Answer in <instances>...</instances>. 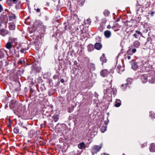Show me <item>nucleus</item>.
I'll list each match as a JSON object with an SVG mask.
<instances>
[{
    "label": "nucleus",
    "mask_w": 155,
    "mask_h": 155,
    "mask_svg": "<svg viewBox=\"0 0 155 155\" xmlns=\"http://www.w3.org/2000/svg\"><path fill=\"white\" fill-rule=\"evenodd\" d=\"M154 12H151V13H150V15H151V16H153V14H154Z\"/></svg>",
    "instance_id": "nucleus-46"
},
{
    "label": "nucleus",
    "mask_w": 155,
    "mask_h": 155,
    "mask_svg": "<svg viewBox=\"0 0 155 155\" xmlns=\"http://www.w3.org/2000/svg\"><path fill=\"white\" fill-rule=\"evenodd\" d=\"M135 33L134 34L133 36L136 38H139V35L141 36L142 35V33L140 31L136 30L135 31Z\"/></svg>",
    "instance_id": "nucleus-11"
},
{
    "label": "nucleus",
    "mask_w": 155,
    "mask_h": 155,
    "mask_svg": "<svg viewBox=\"0 0 155 155\" xmlns=\"http://www.w3.org/2000/svg\"><path fill=\"white\" fill-rule=\"evenodd\" d=\"M61 82L62 83H63L64 82V80L63 79H61Z\"/></svg>",
    "instance_id": "nucleus-41"
},
{
    "label": "nucleus",
    "mask_w": 155,
    "mask_h": 155,
    "mask_svg": "<svg viewBox=\"0 0 155 155\" xmlns=\"http://www.w3.org/2000/svg\"><path fill=\"white\" fill-rule=\"evenodd\" d=\"M13 131L14 133L16 134H18L19 133V129L17 127H15Z\"/></svg>",
    "instance_id": "nucleus-26"
},
{
    "label": "nucleus",
    "mask_w": 155,
    "mask_h": 155,
    "mask_svg": "<svg viewBox=\"0 0 155 155\" xmlns=\"http://www.w3.org/2000/svg\"><path fill=\"white\" fill-rule=\"evenodd\" d=\"M104 36L106 38H110L111 35V32L109 30H107L104 32Z\"/></svg>",
    "instance_id": "nucleus-14"
},
{
    "label": "nucleus",
    "mask_w": 155,
    "mask_h": 155,
    "mask_svg": "<svg viewBox=\"0 0 155 155\" xmlns=\"http://www.w3.org/2000/svg\"><path fill=\"white\" fill-rule=\"evenodd\" d=\"M117 71L119 73H121L123 71V68L119 65H117Z\"/></svg>",
    "instance_id": "nucleus-19"
},
{
    "label": "nucleus",
    "mask_w": 155,
    "mask_h": 155,
    "mask_svg": "<svg viewBox=\"0 0 155 155\" xmlns=\"http://www.w3.org/2000/svg\"><path fill=\"white\" fill-rule=\"evenodd\" d=\"M120 18H118L117 19L116 21H117V22H118V21H120Z\"/></svg>",
    "instance_id": "nucleus-44"
},
{
    "label": "nucleus",
    "mask_w": 155,
    "mask_h": 155,
    "mask_svg": "<svg viewBox=\"0 0 155 155\" xmlns=\"http://www.w3.org/2000/svg\"><path fill=\"white\" fill-rule=\"evenodd\" d=\"M16 101L14 100H12L10 101L9 107L11 109H13L15 106Z\"/></svg>",
    "instance_id": "nucleus-13"
},
{
    "label": "nucleus",
    "mask_w": 155,
    "mask_h": 155,
    "mask_svg": "<svg viewBox=\"0 0 155 155\" xmlns=\"http://www.w3.org/2000/svg\"><path fill=\"white\" fill-rule=\"evenodd\" d=\"M121 104V101L118 99H117L115 101V103L114 104L115 106L116 107H118L120 106Z\"/></svg>",
    "instance_id": "nucleus-18"
},
{
    "label": "nucleus",
    "mask_w": 155,
    "mask_h": 155,
    "mask_svg": "<svg viewBox=\"0 0 155 155\" xmlns=\"http://www.w3.org/2000/svg\"><path fill=\"white\" fill-rule=\"evenodd\" d=\"M123 155H125L124 154H123Z\"/></svg>",
    "instance_id": "nucleus-59"
},
{
    "label": "nucleus",
    "mask_w": 155,
    "mask_h": 155,
    "mask_svg": "<svg viewBox=\"0 0 155 155\" xmlns=\"http://www.w3.org/2000/svg\"><path fill=\"white\" fill-rule=\"evenodd\" d=\"M127 58L128 60H130L131 58V57L130 56H127Z\"/></svg>",
    "instance_id": "nucleus-45"
},
{
    "label": "nucleus",
    "mask_w": 155,
    "mask_h": 155,
    "mask_svg": "<svg viewBox=\"0 0 155 155\" xmlns=\"http://www.w3.org/2000/svg\"><path fill=\"white\" fill-rule=\"evenodd\" d=\"M72 155H77L76 153H74Z\"/></svg>",
    "instance_id": "nucleus-53"
},
{
    "label": "nucleus",
    "mask_w": 155,
    "mask_h": 155,
    "mask_svg": "<svg viewBox=\"0 0 155 155\" xmlns=\"http://www.w3.org/2000/svg\"><path fill=\"white\" fill-rule=\"evenodd\" d=\"M88 50L89 51H91L93 50L94 49V46L93 45L90 44L88 45Z\"/></svg>",
    "instance_id": "nucleus-22"
},
{
    "label": "nucleus",
    "mask_w": 155,
    "mask_h": 155,
    "mask_svg": "<svg viewBox=\"0 0 155 155\" xmlns=\"http://www.w3.org/2000/svg\"><path fill=\"white\" fill-rule=\"evenodd\" d=\"M150 151L151 152H155V144L153 143H151L149 147Z\"/></svg>",
    "instance_id": "nucleus-7"
},
{
    "label": "nucleus",
    "mask_w": 155,
    "mask_h": 155,
    "mask_svg": "<svg viewBox=\"0 0 155 155\" xmlns=\"http://www.w3.org/2000/svg\"><path fill=\"white\" fill-rule=\"evenodd\" d=\"M76 30H78V28H77L76 29Z\"/></svg>",
    "instance_id": "nucleus-57"
},
{
    "label": "nucleus",
    "mask_w": 155,
    "mask_h": 155,
    "mask_svg": "<svg viewBox=\"0 0 155 155\" xmlns=\"http://www.w3.org/2000/svg\"><path fill=\"white\" fill-rule=\"evenodd\" d=\"M5 54L3 52L0 50V58H3Z\"/></svg>",
    "instance_id": "nucleus-28"
},
{
    "label": "nucleus",
    "mask_w": 155,
    "mask_h": 155,
    "mask_svg": "<svg viewBox=\"0 0 155 155\" xmlns=\"http://www.w3.org/2000/svg\"><path fill=\"white\" fill-rule=\"evenodd\" d=\"M150 38H147V41H149V40H150Z\"/></svg>",
    "instance_id": "nucleus-50"
},
{
    "label": "nucleus",
    "mask_w": 155,
    "mask_h": 155,
    "mask_svg": "<svg viewBox=\"0 0 155 155\" xmlns=\"http://www.w3.org/2000/svg\"><path fill=\"white\" fill-rule=\"evenodd\" d=\"M131 67L134 70H136L138 67L137 63L135 61L132 60L131 62Z\"/></svg>",
    "instance_id": "nucleus-5"
},
{
    "label": "nucleus",
    "mask_w": 155,
    "mask_h": 155,
    "mask_svg": "<svg viewBox=\"0 0 155 155\" xmlns=\"http://www.w3.org/2000/svg\"><path fill=\"white\" fill-rule=\"evenodd\" d=\"M119 25L118 24H116L115 25H113L112 27H111V28L113 29L116 27H118V26Z\"/></svg>",
    "instance_id": "nucleus-31"
},
{
    "label": "nucleus",
    "mask_w": 155,
    "mask_h": 155,
    "mask_svg": "<svg viewBox=\"0 0 155 155\" xmlns=\"http://www.w3.org/2000/svg\"><path fill=\"white\" fill-rule=\"evenodd\" d=\"M15 28V26L13 24L10 23L9 24V28L10 30H14Z\"/></svg>",
    "instance_id": "nucleus-21"
},
{
    "label": "nucleus",
    "mask_w": 155,
    "mask_h": 155,
    "mask_svg": "<svg viewBox=\"0 0 155 155\" xmlns=\"http://www.w3.org/2000/svg\"><path fill=\"white\" fill-rule=\"evenodd\" d=\"M94 47L96 49L100 50L102 47V45L100 43H96Z\"/></svg>",
    "instance_id": "nucleus-16"
},
{
    "label": "nucleus",
    "mask_w": 155,
    "mask_h": 155,
    "mask_svg": "<svg viewBox=\"0 0 155 155\" xmlns=\"http://www.w3.org/2000/svg\"><path fill=\"white\" fill-rule=\"evenodd\" d=\"M102 147V144L101 143L99 146L94 145L91 147V152L93 155L97 153L99 151Z\"/></svg>",
    "instance_id": "nucleus-2"
},
{
    "label": "nucleus",
    "mask_w": 155,
    "mask_h": 155,
    "mask_svg": "<svg viewBox=\"0 0 155 155\" xmlns=\"http://www.w3.org/2000/svg\"><path fill=\"white\" fill-rule=\"evenodd\" d=\"M148 31V29H147L146 30V32H147Z\"/></svg>",
    "instance_id": "nucleus-52"
},
{
    "label": "nucleus",
    "mask_w": 155,
    "mask_h": 155,
    "mask_svg": "<svg viewBox=\"0 0 155 155\" xmlns=\"http://www.w3.org/2000/svg\"><path fill=\"white\" fill-rule=\"evenodd\" d=\"M9 1V0H8L7 1V3H8V2Z\"/></svg>",
    "instance_id": "nucleus-55"
},
{
    "label": "nucleus",
    "mask_w": 155,
    "mask_h": 155,
    "mask_svg": "<svg viewBox=\"0 0 155 155\" xmlns=\"http://www.w3.org/2000/svg\"><path fill=\"white\" fill-rule=\"evenodd\" d=\"M22 63V61L21 60H20L18 62V64H21Z\"/></svg>",
    "instance_id": "nucleus-37"
},
{
    "label": "nucleus",
    "mask_w": 155,
    "mask_h": 155,
    "mask_svg": "<svg viewBox=\"0 0 155 155\" xmlns=\"http://www.w3.org/2000/svg\"><path fill=\"white\" fill-rule=\"evenodd\" d=\"M2 0H0V1H2Z\"/></svg>",
    "instance_id": "nucleus-61"
},
{
    "label": "nucleus",
    "mask_w": 155,
    "mask_h": 155,
    "mask_svg": "<svg viewBox=\"0 0 155 155\" xmlns=\"http://www.w3.org/2000/svg\"><path fill=\"white\" fill-rule=\"evenodd\" d=\"M106 130V128L105 126H102L100 128V131L102 133L104 132Z\"/></svg>",
    "instance_id": "nucleus-25"
},
{
    "label": "nucleus",
    "mask_w": 155,
    "mask_h": 155,
    "mask_svg": "<svg viewBox=\"0 0 155 155\" xmlns=\"http://www.w3.org/2000/svg\"><path fill=\"white\" fill-rule=\"evenodd\" d=\"M78 147L79 149H82L85 147V144L84 142H82L78 145Z\"/></svg>",
    "instance_id": "nucleus-20"
},
{
    "label": "nucleus",
    "mask_w": 155,
    "mask_h": 155,
    "mask_svg": "<svg viewBox=\"0 0 155 155\" xmlns=\"http://www.w3.org/2000/svg\"><path fill=\"white\" fill-rule=\"evenodd\" d=\"M5 47L8 49L10 50L12 47V44L8 41L6 43Z\"/></svg>",
    "instance_id": "nucleus-15"
},
{
    "label": "nucleus",
    "mask_w": 155,
    "mask_h": 155,
    "mask_svg": "<svg viewBox=\"0 0 155 155\" xmlns=\"http://www.w3.org/2000/svg\"><path fill=\"white\" fill-rule=\"evenodd\" d=\"M152 80H153V79H154V78H152Z\"/></svg>",
    "instance_id": "nucleus-60"
},
{
    "label": "nucleus",
    "mask_w": 155,
    "mask_h": 155,
    "mask_svg": "<svg viewBox=\"0 0 155 155\" xmlns=\"http://www.w3.org/2000/svg\"><path fill=\"white\" fill-rule=\"evenodd\" d=\"M29 136L30 138H32L36 136V132L34 130H31L29 133Z\"/></svg>",
    "instance_id": "nucleus-6"
},
{
    "label": "nucleus",
    "mask_w": 155,
    "mask_h": 155,
    "mask_svg": "<svg viewBox=\"0 0 155 155\" xmlns=\"http://www.w3.org/2000/svg\"><path fill=\"white\" fill-rule=\"evenodd\" d=\"M112 76H111L109 78V79L107 80L108 82L110 84H111V82L112 79Z\"/></svg>",
    "instance_id": "nucleus-29"
},
{
    "label": "nucleus",
    "mask_w": 155,
    "mask_h": 155,
    "mask_svg": "<svg viewBox=\"0 0 155 155\" xmlns=\"http://www.w3.org/2000/svg\"><path fill=\"white\" fill-rule=\"evenodd\" d=\"M10 32L7 30L2 28L0 29V34L3 36H5L8 34H9Z\"/></svg>",
    "instance_id": "nucleus-3"
},
{
    "label": "nucleus",
    "mask_w": 155,
    "mask_h": 155,
    "mask_svg": "<svg viewBox=\"0 0 155 155\" xmlns=\"http://www.w3.org/2000/svg\"><path fill=\"white\" fill-rule=\"evenodd\" d=\"M92 66H93V69H94V65H93V64H92Z\"/></svg>",
    "instance_id": "nucleus-51"
},
{
    "label": "nucleus",
    "mask_w": 155,
    "mask_h": 155,
    "mask_svg": "<svg viewBox=\"0 0 155 155\" xmlns=\"http://www.w3.org/2000/svg\"><path fill=\"white\" fill-rule=\"evenodd\" d=\"M109 73V71L107 69H104L101 70L100 72V74L101 76L105 77L107 76Z\"/></svg>",
    "instance_id": "nucleus-4"
},
{
    "label": "nucleus",
    "mask_w": 155,
    "mask_h": 155,
    "mask_svg": "<svg viewBox=\"0 0 155 155\" xmlns=\"http://www.w3.org/2000/svg\"><path fill=\"white\" fill-rule=\"evenodd\" d=\"M150 114L152 118H155V113H153L152 111H150Z\"/></svg>",
    "instance_id": "nucleus-30"
},
{
    "label": "nucleus",
    "mask_w": 155,
    "mask_h": 155,
    "mask_svg": "<svg viewBox=\"0 0 155 155\" xmlns=\"http://www.w3.org/2000/svg\"><path fill=\"white\" fill-rule=\"evenodd\" d=\"M41 127H43L45 126V125L44 124H41Z\"/></svg>",
    "instance_id": "nucleus-48"
},
{
    "label": "nucleus",
    "mask_w": 155,
    "mask_h": 155,
    "mask_svg": "<svg viewBox=\"0 0 155 155\" xmlns=\"http://www.w3.org/2000/svg\"><path fill=\"white\" fill-rule=\"evenodd\" d=\"M68 28V26H67V25H66L65 26V29L66 30Z\"/></svg>",
    "instance_id": "nucleus-43"
},
{
    "label": "nucleus",
    "mask_w": 155,
    "mask_h": 155,
    "mask_svg": "<svg viewBox=\"0 0 155 155\" xmlns=\"http://www.w3.org/2000/svg\"><path fill=\"white\" fill-rule=\"evenodd\" d=\"M35 10L36 11V12H39L40 11V10L39 8H38L36 9H35Z\"/></svg>",
    "instance_id": "nucleus-38"
},
{
    "label": "nucleus",
    "mask_w": 155,
    "mask_h": 155,
    "mask_svg": "<svg viewBox=\"0 0 155 155\" xmlns=\"http://www.w3.org/2000/svg\"><path fill=\"white\" fill-rule=\"evenodd\" d=\"M117 30H114V31H117Z\"/></svg>",
    "instance_id": "nucleus-54"
},
{
    "label": "nucleus",
    "mask_w": 155,
    "mask_h": 155,
    "mask_svg": "<svg viewBox=\"0 0 155 155\" xmlns=\"http://www.w3.org/2000/svg\"><path fill=\"white\" fill-rule=\"evenodd\" d=\"M147 143H143L141 145V147L142 148H144L147 146Z\"/></svg>",
    "instance_id": "nucleus-32"
},
{
    "label": "nucleus",
    "mask_w": 155,
    "mask_h": 155,
    "mask_svg": "<svg viewBox=\"0 0 155 155\" xmlns=\"http://www.w3.org/2000/svg\"><path fill=\"white\" fill-rule=\"evenodd\" d=\"M23 128H25V129H26V130H28L27 128L26 127H24V126H23Z\"/></svg>",
    "instance_id": "nucleus-49"
},
{
    "label": "nucleus",
    "mask_w": 155,
    "mask_h": 155,
    "mask_svg": "<svg viewBox=\"0 0 155 155\" xmlns=\"http://www.w3.org/2000/svg\"><path fill=\"white\" fill-rule=\"evenodd\" d=\"M26 50V49L24 48H22L20 51L21 53H25V51Z\"/></svg>",
    "instance_id": "nucleus-33"
},
{
    "label": "nucleus",
    "mask_w": 155,
    "mask_h": 155,
    "mask_svg": "<svg viewBox=\"0 0 155 155\" xmlns=\"http://www.w3.org/2000/svg\"><path fill=\"white\" fill-rule=\"evenodd\" d=\"M1 26V24H0V26Z\"/></svg>",
    "instance_id": "nucleus-58"
},
{
    "label": "nucleus",
    "mask_w": 155,
    "mask_h": 155,
    "mask_svg": "<svg viewBox=\"0 0 155 155\" xmlns=\"http://www.w3.org/2000/svg\"><path fill=\"white\" fill-rule=\"evenodd\" d=\"M141 70L142 72H148V74L152 76H154L155 75L154 68L149 65L143 66Z\"/></svg>",
    "instance_id": "nucleus-1"
},
{
    "label": "nucleus",
    "mask_w": 155,
    "mask_h": 155,
    "mask_svg": "<svg viewBox=\"0 0 155 155\" xmlns=\"http://www.w3.org/2000/svg\"><path fill=\"white\" fill-rule=\"evenodd\" d=\"M111 28V27L110 26V25H108L107 26V29H110Z\"/></svg>",
    "instance_id": "nucleus-40"
},
{
    "label": "nucleus",
    "mask_w": 155,
    "mask_h": 155,
    "mask_svg": "<svg viewBox=\"0 0 155 155\" xmlns=\"http://www.w3.org/2000/svg\"><path fill=\"white\" fill-rule=\"evenodd\" d=\"M132 79L128 78L127 79V83H125L124 84H122L121 85V87H123V88H125L126 87L127 85H128L129 84H130L131 82L132 81Z\"/></svg>",
    "instance_id": "nucleus-9"
},
{
    "label": "nucleus",
    "mask_w": 155,
    "mask_h": 155,
    "mask_svg": "<svg viewBox=\"0 0 155 155\" xmlns=\"http://www.w3.org/2000/svg\"><path fill=\"white\" fill-rule=\"evenodd\" d=\"M130 50H128V51H127V53H128V54H130Z\"/></svg>",
    "instance_id": "nucleus-47"
},
{
    "label": "nucleus",
    "mask_w": 155,
    "mask_h": 155,
    "mask_svg": "<svg viewBox=\"0 0 155 155\" xmlns=\"http://www.w3.org/2000/svg\"><path fill=\"white\" fill-rule=\"evenodd\" d=\"M100 59L101 61L102 62L105 63L107 62V60L104 54H103L102 55Z\"/></svg>",
    "instance_id": "nucleus-17"
},
{
    "label": "nucleus",
    "mask_w": 155,
    "mask_h": 155,
    "mask_svg": "<svg viewBox=\"0 0 155 155\" xmlns=\"http://www.w3.org/2000/svg\"><path fill=\"white\" fill-rule=\"evenodd\" d=\"M141 81L143 83H145L147 81V76L146 75H143L141 76Z\"/></svg>",
    "instance_id": "nucleus-12"
},
{
    "label": "nucleus",
    "mask_w": 155,
    "mask_h": 155,
    "mask_svg": "<svg viewBox=\"0 0 155 155\" xmlns=\"http://www.w3.org/2000/svg\"><path fill=\"white\" fill-rule=\"evenodd\" d=\"M9 17L11 19V20L15 19L16 18V16L15 15L12 13L9 14Z\"/></svg>",
    "instance_id": "nucleus-24"
},
{
    "label": "nucleus",
    "mask_w": 155,
    "mask_h": 155,
    "mask_svg": "<svg viewBox=\"0 0 155 155\" xmlns=\"http://www.w3.org/2000/svg\"><path fill=\"white\" fill-rule=\"evenodd\" d=\"M13 2V3H16L17 2V0H12Z\"/></svg>",
    "instance_id": "nucleus-42"
},
{
    "label": "nucleus",
    "mask_w": 155,
    "mask_h": 155,
    "mask_svg": "<svg viewBox=\"0 0 155 155\" xmlns=\"http://www.w3.org/2000/svg\"><path fill=\"white\" fill-rule=\"evenodd\" d=\"M3 8L1 5H0V13L2 11Z\"/></svg>",
    "instance_id": "nucleus-39"
},
{
    "label": "nucleus",
    "mask_w": 155,
    "mask_h": 155,
    "mask_svg": "<svg viewBox=\"0 0 155 155\" xmlns=\"http://www.w3.org/2000/svg\"><path fill=\"white\" fill-rule=\"evenodd\" d=\"M140 45V43L137 41H134L133 45L131 46V47H135L137 48Z\"/></svg>",
    "instance_id": "nucleus-10"
},
{
    "label": "nucleus",
    "mask_w": 155,
    "mask_h": 155,
    "mask_svg": "<svg viewBox=\"0 0 155 155\" xmlns=\"http://www.w3.org/2000/svg\"><path fill=\"white\" fill-rule=\"evenodd\" d=\"M15 8L17 10L19 9L20 8V6H19V5H16L15 6Z\"/></svg>",
    "instance_id": "nucleus-34"
},
{
    "label": "nucleus",
    "mask_w": 155,
    "mask_h": 155,
    "mask_svg": "<svg viewBox=\"0 0 155 155\" xmlns=\"http://www.w3.org/2000/svg\"><path fill=\"white\" fill-rule=\"evenodd\" d=\"M102 64V65H103V63H102V64Z\"/></svg>",
    "instance_id": "nucleus-56"
},
{
    "label": "nucleus",
    "mask_w": 155,
    "mask_h": 155,
    "mask_svg": "<svg viewBox=\"0 0 155 155\" xmlns=\"http://www.w3.org/2000/svg\"><path fill=\"white\" fill-rule=\"evenodd\" d=\"M52 118L55 122H57L59 119L58 116L57 115L53 116L52 117Z\"/></svg>",
    "instance_id": "nucleus-23"
},
{
    "label": "nucleus",
    "mask_w": 155,
    "mask_h": 155,
    "mask_svg": "<svg viewBox=\"0 0 155 155\" xmlns=\"http://www.w3.org/2000/svg\"><path fill=\"white\" fill-rule=\"evenodd\" d=\"M113 94H115L116 92V89H114V88L112 90Z\"/></svg>",
    "instance_id": "nucleus-36"
},
{
    "label": "nucleus",
    "mask_w": 155,
    "mask_h": 155,
    "mask_svg": "<svg viewBox=\"0 0 155 155\" xmlns=\"http://www.w3.org/2000/svg\"><path fill=\"white\" fill-rule=\"evenodd\" d=\"M17 41V39L12 37H9L8 38V41L12 44H13L15 42H16Z\"/></svg>",
    "instance_id": "nucleus-8"
},
{
    "label": "nucleus",
    "mask_w": 155,
    "mask_h": 155,
    "mask_svg": "<svg viewBox=\"0 0 155 155\" xmlns=\"http://www.w3.org/2000/svg\"><path fill=\"white\" fill-rule=\"evenodd\" d=\"M136 49L135 48H133L132 50V52L133 53H135L136 51Z\"/></svg>",
    "instance_id": "nucleus-35"
},
{
    "label": "nucleus",
    "mask_w": 155,
    "mask_h": 155,
    "mask_svg": "<svg viewBox=\"0 0 155 155\" xmlns=\"http://www.w3.org/2000/svg\"><path fill=\"white\" fill-rule=\"evenodd\" d=\"M110 12L107 10H105L104 12V15L106 16H108L109 15Z\"/></svg>",
    "instance_id": "nucleus-27"
}]
</instances>
